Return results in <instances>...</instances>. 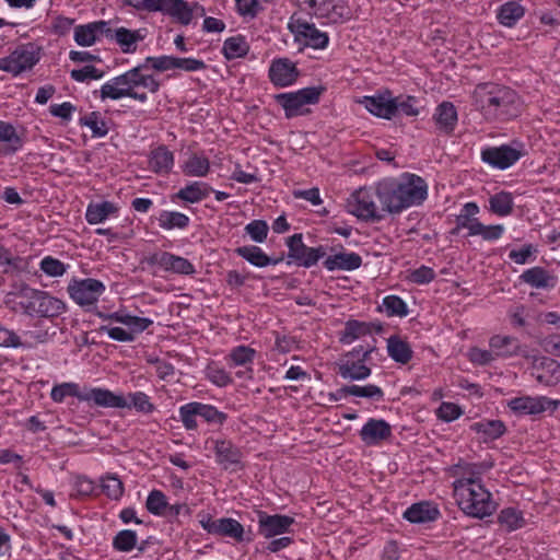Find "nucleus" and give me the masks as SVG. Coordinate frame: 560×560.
<instances>
[{
  "mask_svg": "<svg viewBox=\"0 0 560 560\" xmlns=\"http://www.w3.org/2000/svg\"><path fill=\"white\" fill-rule=\"evenodd\" d=\"M395 102V117L398 114L405 116H418L420 114L419 100L413 95H398L394 96Z\"/></svg>",
  "mask_w": 560,
  "mask_h": 560,
  "instance_id": "51",
  "label": "nucleus"
},
{
  "mask_svg": "<svg viewBox=\"0 0 560 560\" xmlns=\"http://www.w3.org/2000/svg\"><path fill=\"white\" fill-rule=\"evenodd\" d=\"M375 196L382 211L395 215L421 206L428 198V184L419 175L404 173L399 177H385L375 185Z\"/></svg>",
  "mask_w": 560,
  "mask_h": 560,
  "instance_id": "1",
  "label": "nucleus"
},
{
  "mask_svg": "<svg viewBox=\"0 0 560 560\" xmlns=\"http://www.w3.org/2000/svg\"><path fill=\"white\" fill-rule=\"evenodd\" d=\"M455 491L459 509L468 516L482 520L490 516L497 508L492 494L478 477L455 481Z\"/></svg>",
  "mask_w": 560,
  "mask_h": 560,
  "instance_id": "4",
  "label": "nucleus"
},
{
  "mask_svg": "<svg viewBox=\"0 0 560 560\" xmlns=\"http://www.w3.org/2000/svg\"><path fill=\"white\" fill-rule=\"evenodd\" d=\"M313 14L318 19H327L331 23H343L351 19V10L347 0H323Z\"/></svg>",
  "mask_w": 560,
  "mask_h": 560,
  "instance_id": "20",
  "label": "nucleus"
},
{
  "mask_svg": "<svg viewBox=\"0 0 560 560\" xmlns=\"http://www.w3.org/2000/svg\"><path fill=\"white\" fill-rule=\"evenodd\" d=\"M39 267L45 275L56 278L63 276L68 266L52 256H46L42 259Z\"/></svg>",
  "mask_w": 560,
  "mask_h": 560,
  "instance_id": "60",
  "label": "nucleus"
},
{
  "mask_svg": "<svg viewBox=\"0 0 560 560\" xmlns=\"http://www.w3.org/2000/svg\"><path fill=\"white\" fill-rule=\"evenodd\" d=\"M518 279L530 288L541 290H551L558 283V277L540 266L524 270Z\"/></svg>",
  "mask_w": 560,
  "mask_h": 560,
  "instance_id": "24",
  "label": "nucleus"
},
{
  "mask_svg": "<svg viewBox=\"0 0 560 560\" xmlns=\"http://www.w3.org/2000/svg\"><path fill=\"white\" fill-rule=\"evenodd\" d=\"M249 51V45L244 35H235L223 43L222 54L228 60L245 57Z\"/></svg>",
  "mask_w": 560,
  "mask_h": 560,
  "instance_id": "40",
  "label": "nucleus"
},
{
  "mask_svg": "<svg viewBox=\"0 0 560 560\" xmlns=\"http://www.w3.org/2000/svg\"><path fill=\"white\" fill-rule=\"evenodd\" d=\"M105 290V284L93 278L72 279L67 288L69 296L85 311H91V307L96 305Z\"/></svg>",
  "mask_w": 560,
  "mask_h": 560,
  "instance_id": "9",
  "label": "nucleus"
},
{
  "mask_svg": "<svg viewBox=\"0 0 560 560\" xmlns=\"http://www.w3.org/2000/svg\"><path fill=\"white\" fill-rule=\"evenodd\" d=\"M498 522L509 532L520 529L526 524L523 512L513 506L502 509L498 515Z\"/></svg>",
  "mask_w": 560,
  "mask_h": 560,
  "instance_id": "43",
  "label": "nucleus"
},
{
  "mask_svg": "<svg viewBox=\"0 0 560 560\" xmlns=\"http://www.w3.org/2000/svg\"><path fill=\"white\" fill-rule=\"evenodd\" d=\"M102 36L106 38L112 36L108 21L100 20L88 24H80L74 26L73 30V39L82 47L94 45Z\"/></svg>",
  "mask_w": 560,
  "mask_h": 560,
  "instance_id": "17",
  "label": "nucleus"
},
{
  "mask_svg": "<svg viewBox=\"0 0 560 560\" xmlns=\"http://www.w3.org/2000/svg\"><path fill=\"white\" fill-rule=\"evenodd\" d=\"M387 353L392 360L400 364H407L413 357L410 343L398 335H393L387 339Z\"/></svg>",
  "mask_w": 560,
  "mask_h": 560,
  "instance_id": "35",
  "label": "nucleus"
},
{
  "mask_svg": "<svg viewBox=\"0 0 560 560\" xmlns=\"http://www.w3.org/2000/svg\"><path fill=\"white\" fill-rule=\"evenodd\" d=\"M30 264L31 257L13 255L9 262L2 268V273L12 278L21 277L24 273L30 275Z\"/></svg>",
  "mask_w": 560,
  "mask_h": 560,
  "instance_id": "53",
  "label": "nucleus"
},
{
  "mask_svg": "<svg viewBox=\"0 0 560 560\" xmlns=\"http://www.w3.org/2000/svg\"><path fill=\"white\" fill-rule=\"evenodd\" d=\"M149 166L155 174H168L174 166V153L166 145H159L149 155Z\"/></svg>",
  "mask_w": 560,
  "mask_h": 560,
  "instance_id": "33",
  "label": "nucleus"
},
{
  "mask_svg": "<svg viewBox=\"0 0 560 560\" xmlns=\"http://www.w3.org/2000/svg\"><path fill=\"white\" fill-rule=\"evenodd\" d=\"M207 65L203 60L192 57H176L174 56L173 70L178 69L185 72H196L205 70Z\"/></svg>",
  "mask_w": 560,
  "mask_h": 560,
  "instance_id": "63",
  "label": "nucleus"
},
{
  "mask_svg": "<svg viewBox=\"0 0 560 560\" xmlns=\"http://www.w3.org/2000/svg\"><path fill=\"white\" fill-rule=\"evenodd\" d=\"M105 75V71L97 69L92 65H86L81 69H72L70 78L75 82H85L88 80H100Z\"/></svg>",
  "mask_w": 560,
  "mask_h": 560,
  "instance_id": "61",
  "label": "nucleus"
},
{
  "mask_svg": "<svg viewBox=\"0 0 560 560\" xmlns=\"http://www.w3.org/2000/svg\"><path fill=\"white\" fill-rule=\"evenodd\" d=\"M542 373L536 375V380L546 386H556L560 383V363L549 357H541L537 365Z\"/></svg>",
  "mask_w": 560,
  "mask_h": 560,
  "instance_id": "36",
  "label": "nucleus"
},
{
  "mask_svg": "<svg viewBox=\"0 0 560 560\" xmlns=\"http://www.w3.org/2000/svg\"><path fill=\"white\" fill-rule=\"evenodd\" d=\"M138 536L132 529L119 530L112 541L114 550L119 552H130L137 547Z\"/></svg>",
  "mask_w": 560,
  "mask_h": 560,
  "instance_id": "48",
  "label": "nucleus"
},
{
  "mask_svg": "<svg viewBox=\"0 0 560 560\" xmlns=\"http://www.w3.org/2000/svg\"><path fill=\"white\" fill-rule=\"evenodd\" d=\"M504 232L502 224L485 225L481 222H476L470 229V236L480 235L485 241L499 240Z\"/></svg>",
  "mask_w": 560,
  "mask_h": 560,
  "instance_id": "56",
  "label": "nucleus"
},
{
  "mask_svg": "<svg viewBox=\"0 0 560 560\" xmlns=\"http://www.w3.org/2000/svg\"><path fill=\"white\" fill-rule=\"evenodd\" d=\"M245 232L255 243H264L268 236L269 226L265 220H253L246 224Z\"/></svg>",
  "mask_w": 560,
  "mask_h": 560,
  "instance_id": "62",
  "label": "nucleus"
},
{
  "mask_svg": "<svg viewBox=\"0 0 560 560\" xmlns=\"http://www.w3.org/2000/svg\"><path fill=\"white\" fill-rule=\"evenodd\" d=\"M40 60V47L34 43L18 46L9 56L0 58V70L14 77L31 70Z\"/></svg>",
  "mask_w": 560,
  "mask_h": 560,
  "instance_id": "8",
  "label": "nucleus"
},
{
  "mask_svg": "<svg viewBox=\"0 0 560 560\" xmlns=\"http://www.w3.org/2000/svg\"><path fill=\"white\" fill-rule=\"evenodd\" d=\"M300 75L301 71L296 63L285 57L273 59L268 70V78L277 88H287L294 84Z\"/></svg>",
  "mask_w": 560,
  "mask_h": 560,
  "instance_id": "15",
  "label": "nucleus"
},
{
  "mask_svg": "<svg viewBox=\"0 0 560 560\" xmlns=\"http://www.w3.org/2000/svg\"><path fill=\"white\" fill-rule=\"evenodd\" d=\"M234 253L245 259L250 265L264 268L267 266H276L283 260V256L278 258L269 257L259 246L256 245H245L240 246L234 249Z\"/></svg>",
  "mask_w": 560,
  "mask_h": 560,
  "instance_id": "28",
  "label": "nucleus"
},
{
  "mask_svg": "<svg viewBox=\"0 0 560 560\" xmlns=\"http://www.w3.org/2000/svg\"><path fill=\"white\" fill-rule=\"evenodd\" d=\"M66 397H75L80 401L85 399V386L83 389L80 388L77 383H62L55 385L50 392V398L55 402H62Z\"/></svg>",
  "mask_w": 560,
  "mask_h": 560,
  "instance_id": "42",
  "label": "nucleus"
},
{
  "mask_svg": "<svg viewBox=\"0 0 560 560\" xmlns=\"http://www.w3.org/2000/svg\"><path fill=\"white\" fill-rule=\"evenodd\" d=\"M288 246V264H294L298 267L311 268L327 255L326 247H308L303 242V234L295 233L285 241Z\"/></svg>",
  "mask_w": 560,
  "mask_h": 560,
  "instance_id": "6",
  "label": "nucleus"
},
{
  "mask_svg": "<svg viewBox=\"0 0 560 560\" xmlns=\"http://www.w3.org/2000/svg\"><path fill=\"white\" fill-rule=\"evenodd\" d=\"M258 534L265 538H272L289 533L290 527L295 523L292 516L283 514H268L259 511L257 514Z\"/></svg>",
  "mask_w": 560,
  "mask_h": 560,
  "instance_id": "16",
  "label": "nucleus"
},
{
  "mask_svg": "<svg viewBox=\"0 0 560 560\" xmlns=\"http://www.w3.org/2000/svg\"><path fill=\"white\" fill-rule=\"evenodd\" d=\"M159 12L175 19L183 25H188L194 18V9L185 0H160Z\"/></svg>",
  "mask_w": 560,
  "mask_h": 560,
  "instance_id": "27",
  "label": "nucleus"
},
{
  "mask_svg": "<svg viewBox=\"0 0 560 560\" xmlns=\"http://www.w3.org/2000/svg\"><path fill=\"white\" fill-rule=\"evenodd\" d=\"M103 492L112 500H118L124 494V483L117 476L108 475L102 480Z\"/></svg>",
  "mask_w": 560,
  "mask_h": 560,
  "instance_id": "59",
  "label": "nucleus"
},
{
  "mask_svg": "<svg viewBox=\"0 0 560 560\" xmlns=\"http://www.w3.org/2000/svg\"><path fill=\"white\" fill-rule=\"evenodd\" d=\"M366 361H361L359 358L353 360H340L336 363L338 374L347 381H363L372 374V369L365 364Z\"/></svg>",
  "mask_w": 560,
  "mask_h": 560,
  "instance_id": "30",
  "label": "nucleus"
},
{
  "mask_svg": "<svg viewBox=\"0 0 560 560\" xmlns=\"http://www.w3.org/2000/svg\"><path fill=\"white\" fill-rule=\"evenodd\" d=\"M159 226L162 230H185L189 226L190 219L187 214L178 211L162 210L158 217Z\"/></svg>",
  "mask_w": 560,
  "mask_h": 560,
  "instance_id": "41",
  "label": "nucleus"
},
{
  "mask_svg": "<svg viewBox=\"0 0 560 560\" xmlns=\"http://www.w3.org/2000/svg\"><path fill=\"white\" fill-rule=\"evenodd\" d=\"M182 171L186 176L203 177L210 171V161L206 156L191 154L183 164Z\"/></svg>",
  "mask_w": 560,
  "mask_h": 560,
  "instance_id": "45",
  "label": "nucleus"
},
{
  "mask_svg": "<svg viewBox=\"0 0 560 560\" xmlns=\"http://www.w3.org/2000/svg\"><path fill=\"white\" fill-rule=\"evenodd\" d=\"M489 346L497 357L511 358L520 353V342L511 336L494 335L490 338Z\"/></svg>",
  "mask_w": 560,
  "mask_h": 560,
  "instance_id": "38",
  "label": "nucleus"
},
{
  "mask_svg": "<svg viewBox=\"0 0 560 560\" xmlns=\"http://www.w3.org/2000/svg\"><path fill=\"white\" fill-rule=\"evenodd\" d=\"M385 311L388 317H406L409 313L407 303L398 295H386L382 305L377 307L378 312Z\"/></svg>",
  "mask_w": 560,
  "mask_h": 560,
  "instance_id": "47",
  "label": "nucleus"
},
{
  "mask_svg": "<svg viewBox=\"0 0 560 560\" xmlns=\"http://www.w3.org/2000/svg\"><path fill=\"white\" fill-rule=\"evenodd\" d=\"M470 430L480 435V442L490 443L505 434L506 425L502 420L482 419L471 423Z\"/></svg>",
  "mask_w": 560,
  "mask_h": 560,
  "instance_id": "31",
  "label": "nucleus"
},
{
  "mask_svg": "<svg viewBox=\"0 0 560 560\" xmlns=\"http://www.w3.org/2000/svg\"><path fill=\"white\" fill-rule=\"evenodd\" d=\"M199 417L209 424L223 425L228 420V413L218 410L217 407L209 404L199 402Z\"/></svg>",
  "mask_w": 560,
  "mask_h": 560,
  "instance_id": "55",
  "label": "nucleus"
},
{
  "mask_svg": "<svg viewBox=\"0 0 560 560\" xmlns=\"http://www.w3.org/2000/svg\"><path fill=\"white\" fill-rule=\"evenodd\" d=\"M179 419L186 430H196L198 428L197 417H199V401H191L179 407Z\"/></svg>",
  "mask_w": 560,
  "mask_h": 560,
  "instance_id": "54",
  "label": "nucleus"
},
{
  "mask_svg": "<svg viewBox=\"0 0 560 560\" xmlns=\"http://www.w3.org/2000/svg\"><path fill=\"white\" fill-rule=\"evenodd\" d=\"M145 508L148 512L155 516H164L168 508L165 493L161 490L153 489L147 498Z\"/></svg>",
  "mask_w": 560,
  "mask_h": 560,
  "instance_id": "52",
  "label": "nucleus"
},
{
  "mask_svg": "<svg viewBox=\"0 0 560 560\" xmlns=\"http://www.w3.org/2000/svg\"><path fill=\"white\" fill-rule=\"evenodd\" d=\"M213 452L217 464L224 470L236 471L244 468V454L231 440H215Z\"/></svg>",
  "mask_w": 560,
  "mask_h": 560,
  "instance_id": "12",
  "label": "nucleus"
},
{
  "mask_svg": "<svg viewBox=\"0 0 560 560\" xmlns=\"http://www.w3.org/2000/svg\"><path fill=\"white\" fill-rule=\"evenodd\" d=\"M432 119L441 133L452 135L458 121L457 109L452 102L443 101L436 106Z\"/></svg>",
  "mask_w": 560,
  "mask_h": 560,
  "instance_id": "25",
  "label": "nucleus"
},
{
  "mask_svg": "<svg viewBox=\"0 0 560 560\" xmlns=\"http://www.w3.org/2000/svg\"><path fill=\"white\" fill-rule=\"evenodd\" d=\"M362 104L368 112L376 117L388 120L395 117L396 107L394 96L389 90H385L377 95L364 96Z\"/></svg>",
  "mask_w": 560,
  "mask_h": 560,
  "instance_id": "21",
  "label": "nucleus"
},
{
  "mask_svg": "<svg viewBox=\"0 0 560 560\" xmlns=\"http://www.w3.org/2000/svg\"><path fill=\"white\" fill-rule=\"evenodd\" d=\"M508 408L516 416H536L545 411L553 413L560 406V400L547 396H520L506 402Z\"/></svg>",
  "mask_w": 560,
  "mask_h": 560,
  "instance_id": "10",
  "label": "nucleus"
},
{
  "mask_svg": "<svg viewBox=\"0 0 560 560\" xmlns=\"http://www.w3.org/2000/svg\"><path fill=\"white\" fill-rule=\"evenodd\" d=\"M375 190L372 188L362 187L355 190L351 198L353 201L349 202V206L352 207L350 212L355 215L358 219L363 220L365 222H380L385 215L383 211H378L377 207L374 202Z\"/></svg>",
  "mask_w": 560,
  "mask_h": 560,
  "instance_id": "11",
  "label": "nucleus"
},
{
  "mask_svg": "<svg viewBox=\"0 0 560 560\" xmlns=\"http://www.w3.org/2000/svg\"><path fill=\"white\" fill-rule=\"evenodd\" d=\"M147 262L150 266H160L165 271L176 275L191 276L196 272V268L190 260L170 252L154 253L147 258Z\"/></svg>",
  "mask_w": 560,
  "mask_h": 560,
  "instance_id": "13",
  "label": "nucleus"
},
{
  "mask_svg": "<svg viewBox=\"0 0 560 560\" xmlns=\"http://www.w3.org/2000/svg\"><path fill=\"white\" fill-rule=\"evenodd\" d=\"M463 415L460 407L454 402L443 401L436 410V417L444 422H452Z\"/></svg>",
  "mask_w": 560,
  "mask_h": 560,
  "instance_id": "64",
  "label": "nucleus"
},
{
  "mask_svg": "<svg viewBox=\"0 0 560 560\" xmlns=\"http://www.w3.org/2000/svg\"><path fill=\"white\" fill-rule=\"evenodd\" d=\"M256 351L248 346H237L229 354L232 365L240 366L253 363Z\"/></svg>",
  "mask_w": 560,
  "mask_h": 560,
  "instance_id": "58",
  "label": "nucleus"
},
{
  "mask_svg": "<svg viewBox=\"0 0 560 560\" xmlns=\"http://www.w3.org/2000/svg\"><path fill=\"white\" fill-rule=\"evenodd\" d=\"M323 266L328 271H353L362 266V257L354 252H339L334 255H326L323 260Z\"/></svg>",
  "mask_w": 560,
  "mask_h": 560,
  "instance_id": "26",
  "label": "nucleus"
},
{
  "mask_svg": "<svg viewBox=\"0 0 560 560\" xmlns=\"http://www.w3.org/2000/svg\"><path fill=\"white\" fill-rule=\"evenodd\" d=\"M127 398V409L133 408L136 411L149 415L155 410V406L151 402L149 395L144 392H133L129 393Z\"/></svg>",
  "mask_w": 560,
  "mask_h": 560,
  "instance_id": "50",
  "label": "nucleus"
},
{
  "mask_svg": "<svg viewBox=\"0 0 560 560\" xmlns=\"http://www.w3.org/2000/svg\"><path fill=\"white\" fill-rule=\"evenodd\" d=\"M118 212V208L110 201L91 202L86 207L85 220L89 224H98L108 217Z\"/></svg>",
  "mask_w": 560,
  "mask_h": 560,
  "instance_id": "37",
  "label": "nucleus"
},
{
  "mask_svg": "<svg viewBox=\"0 0 560 560\" xmlns=\"http://www.w3.org/2000/svg\"><path fill=\"white\" fill-rule=\"evenodd\" d=\"M217 523L214 535L233 538L237 542L253 541L252 537H245V529L238 521L231 517H221L217 518Z\"/></svg>",
  "mask_w": 560,
  "mask_h": 560,
  "instance_id": "34",
  "label": "nucleus"
},
{
  "mask_svg": "<svg viewBox=\"0 0 560 560\" xmlns=\"http://www.w3.org/2000/svg\"><path fill=\"white\" fill-rule=\"evenodd\" d=\"M81 127H88L92 131L93 138H103L108 133V126L102 114L97 110L91 112L90 114L82 116L79 119Z\"/></svg>",
  "mask_w": 560,
  "mask_h": 560,
  "instance_id": "44",
  "label": "nucleus"
},
{
  "mask_svg": "<svg viewBox=\"0 0 560 560\" xmlns=\"http://www.w3.org/2000/svg\"><path fill=\"white\" fill-rule=\"evenodd\" d=\"M288 26L291 33L294 34L295 39H303L306 46L314 49H324L328 46L329 37L327 33L317 30L313 23L302 20H292Z\"/></svg>",
  "mask_w": 560,
  "mask_h": 560,
  "instance_id": "14",
  "label": "nucleus"
},
{
  "mask_svg": "<svg viewBox=\"0 0 560 560\" xmlns=\"http://www.w3.org/2000/svg\"><path fill=\"white\" fill-rule=\"evenodd\" d=\"M491 212L500 217H506L512 213L514 202L513 196L508 191H500L489 198Z\"/></svg>",
  "mask_w": 560,
  "mask_h": 560,
  "instance_id": "46",
  "label": "nucleus"
},
{
  "mask_svg": "<svg viewBox=\"0 0 560 560\" xmlns=\"http://www.w3.org/2000/svg\"><path fill=\"white\" fill-rule=\"evenodd\" d=\"M213 191V188L205 182H191L185 187L180 188L177 192L172 195V201L179 199L187 203H198Z\"/></svg>",
  "mask_w": 560,
  "mask_h": 560,
  "instance_id": "29",
  "label": "nucleus"
},
{
  "mask_svg": "<svg viewBox=\"0 0 560 560\" xmlns=\"http://www.w3.org/2000/svg\"><path fill=\"white\" fill-rule=\"evenodd\" d=\"M371 335V324L358 319H349L345 324V329L340 332L339 341L349 345L360 337Z\"/></svg>",
  "mask_w": 560,
  "mask_h": 560,
  "instance_id": "39",
  "label": "nucleus"
},
{
  "mask_svg": "<svg viewBox=\"0 0 560 560\" xmlns=\"http://www.w3.org/2000/svg\"><path fill=\"white\" fill-rule=\"evenodd\" d=\"M476 108L488 121H508L521 115L522 102L513 89L492 82L481 83L474 92Z\"/></svg>",
  "mask_w": 560,
  "mask_h": 560,
  "instance_id": "2",
  "label": "nucleus"
},
{
  "mask_svg": "<svg viewBox=\"0 0 560 560\" xmlns=\"http://www.w3.org/2000/svg\"><path fill=\"white\" fill-rule=\"evenodd\" d=\"M526 154L521 141H512L511 144L487 147L481 150V161L497 170H508Z\"/></svg>",
  "mask_w": 560,
  "mask_h": 560,
  "instance_id": "7",
  "label": "nucleus"
},
{
  "mask_svg": "<svg viewBox=\"0 0 560 560\" xmlns=\"http://www.w3.org/2000/svg\"><path fill=\"white\" fill-rule=\"evenodd\" d=\"M9 295L19 301L16 304L24 314L31 317L55 318L66 312V304L47 291L30 287L26 282L13 280Z\"/></svg>",
  "mask_w": 560,
  "mask_h": 560,
  "instance_id": "3",
  "label": "nucleus"
},
{
  "mask_svg": "<svg viewBox=\"0 0 560 560\" xmlns=\"http://www.w3.org/2000/svg\"><path fill=\"white\" fill-rule=\"evenodd\" d=\"M525 12L526 10L520 1L510 0L498 8L497 20L505 27H514L524 18Z\"/></svg>",
  "mask_w": 560,
  "mask_h": 560,
  "instance_id": "32",
  "label": "nucleus"
},
{
  "mask_svg": "<svg viewBox=\"0 0 560 560\" xmlns=\"http://www.w3.org/2000/svg\"><path fill=\"white\" fill-rule=\"evenodd\" d=\"M91 406L101 408L125 409L127 398L121 393H115L108 388L103 387H86L85 399Z\"/></svg>",
  "mask_w": 560,
  "mask_h": 560,
  "instance_id": "18",
  "label": "nucleus"
},
{
  "mask_svg": "<svg viewBox=\"0 0 560 560\" xmlns=\"http://www.w3.org/2000/svg\"><path fill=\"white\" fill-rule=\"evenodd\" d=\"M351 396L366 398L373 401H381L384 398V390L374 384L357 385L351 384Z\"/></svg>",
  "mask_w": 560,
  "mask_h": 560,
  "instance_id": "57",
  "label": "nucleus"
},
{
  "mask_svg": "<svg viewBox=\"0 0 560 560\" xmlns=\"http://www.w3.org/2000/svg\"><path fill=\"white\" fill-rule=\"evenodd\" d=\"M359 435L368 446L380 445L392 436V427L384 419L370 418L361 428Z\"/></svg>",
  "mask_w": 560,
  "mask_h": 560,
  "instance_id": "19",
  "label": "nucleus"
},
{
  "mask_svg": "<svg viewBox=\"0 0 560 560\" xmlns=\"http://www.w3.org/2000/svg\"><path fill=\"white\" fill-rule=\"evenodd\" d=\"M326 91L323 85L307 86L295 92L276 94L275 101L284 110L285 118L306 115L310 109H303L304 105H315L319 102L320 95Z\"/></svg>",
  "mask_w": 560,
  "mask_h": 560,
  "instance_id": "5",
  "label": "nucleus"
},
{
  "mask_svg": "<svg viewBox=\"0 0 560 560\" xmlns=\"http://www.w3.org/2000/svg\"><path fill=\"white\" fill-rule=\"evenodd\" d=\"M441 512L431 501L412 503L402 514V517L412 524H425L436 521Z\"/></svg>",
  "mask_w": 560,
  "mask_h": 560,
  "instance_id": "23",
  "label": "nucleus"
},
{
  "mask_svg": "<svg viewBox=\"0 0 560 560\" xmlns=\"http://www.w3.org/2000/svg\"><path fill=\"white\" fill-rule=\"evenodd\" d=\"M24 143V130L19 131L11 122L0 120V153L2 155H14L23 149Z\"/></svg>",
  "mask_w": 560,
  "mask_h": 560,
  "instance_id": "22",
  "label": "nucleus"
},
{
  "mask_svg": "<svg viewBox=\"0 0 560 560\" xmlns=\"http://www.w3.org/2000/svg\"><path fill=\"white\" fill-rule=\"evenodd\" d=\"M107 39H115L124 54H133L137 51L138 47L133 39V33L127 27L121 26L112 30V36L107 37Z\"/></svg>",
  "mask_w": 560,
  "mask_h": 560,
  "instance_id": "49",
  "label": "nucleus"
}]
</instances>
